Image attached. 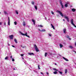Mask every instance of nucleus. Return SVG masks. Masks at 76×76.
<instances>
[{"instance_id": "f257e3e1", "label": "nucleus", "mask_w": 76, "mask_h": 76, "mask_svg": "<svg viewBox=\"0 0 76 76\" xmlns=\"http://www.w3.org/2000/svg\"><path fill=\"white\" fill-rule=\"evenodd\" d=\"M20 34H21L23 36H26V37H27L28 38H30V37L28 35V33L26 32V34H23V33L21 32H20Z\"/></svg>"}, {"instance_id": "f03ea898", "label": "nucleus", "mask_w": 76, "mask_h": 76, "mask_svg": "<svg viewBox=\"0 0 76 76\" xmlns=\"http://www.w3.org/2000/svg\"><path fill=\"white\" fill-rule=\"evenodd\" d=\"M71 23L72 25H73V26H74V27H75L76 28V26H75V24L73 23V19H72L71 20Z\"/></svg>"}, {"instance_id": "7ed1b4c3", "label": "nucleus", "mask_w": 76, "mask_h": 76, "mask_svg": "<svg viewBox=\"0 0 76 76\" xmlns=\"http://www.w3.org/2000/svg\"><path fill=\"white\" fill-rule=\"evenodd\" d=\"M34 47L36 50V51L37 52H38V51H39V50H38V48L37 47V46L35 45H34Z\"/></svg>"}, {"instance_id": "20e7f679", "label": "nucleus", "mask_w": 76, "mask_h": 76, "mask_svg": "<svg viewBox=\"0 0 76 76\" xmlns=\"http://www.w3.org/2000/svg\"><path fill=\"white\" fill-rule=\"evenodd\" d=\"M57 12L58 13H59V14H60V15L61 16H62V17H63V13L62 12H61L60 11L57 10Z\"/></svg>"}, {"instance_id": "39448f33", "label": "nucleus", "mask_w": 76, "mask_h": 76, "mask_svg": "<svg viewBox=\"0 0 76 76\" xmlns=\"http://www.w3.org/2000/svg\"><path fill=\"white\" fill-rule=\"evenodd\" d=\"M64 18H65V19H66L67 22H69V18H68V17L65 16Z\"/></svg>"}, {"instance_id": "423d86ee", "label": "nucleus", "mask_w": 76, "mask_h": 76, "mask_svg": "<svg viewBox=\"0 0 76 76\" xmlns=\"http://www.w3.org/2000/svg\"><path fill=\"white\" fill-rule=\"evenodd\" d=\"M9 37L11 39H13V35L9 36Z\"/></svg>"}, {"instance_id": "0eeeda50", "label": "nucleus", "mask_w": 76, "mask_h": 76, "mask_svg": "<svg viewBox=\"0 0 76 76\" xmlns=\"http://www.w3.org/2000/svg\"><path fill=\"white\" fill-rule=\"evenodd\" d=\"M60 4L62 6V9H64V5H63V4H62V2H60Z\"/></svg>"}, {"instance_id": "6e6552de", "label": "nucleus", "mask_w": 76, "mask_h": 76, "mask_svg": "<svg viewBox=\"0 0 76 76\" xmlns=\"http://www.w3.org/2000/svg\"><path fill=\"white\" fill-rule=\"evenodd\" d=\"M28 54L30 56H31L32 55H34V53H28Z\"/></svg>"}, {"instance_id": "1a4fd4ad", "label": "nucleus", "mask_w": 76, "mask_h": 76, "mask_svg": "<svg viewBox=\"0 0 76 76\" xmlns=\"http://www.w3.org/2000/svg\"><path fill=\"white\" fill-rule=\"evenodd\" d=\"M63 58H64V60H65V61H69V60H68L67 58H64V57H63Z\"/></svg>"}, {"instance_id": "9d476101", "label": "nucleus", "mask_w": 76, "mask_h": 76, "mask_svg": "<svg viewBox=\"0 0 76 76\" xmlns=\"http://www.w3.org/2000/svg\"><path fill=\"white\" fill-rule=\"evenodd\" d=\"M63 31L64 32V34H65L66 32V29L64 28L63 30Z\"/></svg>"}, {"instance_id": "9b49d317", "label": "nucleus", "mask_w": 76, "mask_h": 76, "mask_svg": "<svg viewBox=\"0 0 76 76\" xmlns=\"http://www.w3.org/2000/svg\"><path fill=\"white\" fill-rule=\"evenodd\" d=\"M72 10L73 12H75L76 11V9L73 8L72 9Z\"/></svg>"}, {"instance_id": "f8f14e48", "label": "nucleus", "mask_w": 76, "mask_h": 76, "mask_svg": "<svg viewBox=\"0 0 76 76\" xmlns=\"http://www.w3.org/2000/svg\"><path fill=\"white\" fill-rule=\"evenodd\" d=\"M51 25L52 28H53V29H55V27H54V26L52 24H51Z\"/></svg>"}, {"instance_id": "ddd939ff", "label": "nucleus", "mask_w": 76, "mask_h": 76, "mask_svg": "<svg viewBox=\"0 0 76 76\" xmlns=\"http://www.w3.org/2000/svg\"><path fill=\"white\" fill-rule=\"evenodd\" d=\"M9 59V57L6 56L5 58V60H8Z\"/></svg>"}, {"instance_id": "4468645a", "label": "nucleus", "mask_w": 76, "mask_h": 76, "mask_svg": "<svg viewBox=\"0 0 76 76\" xmlns=\"http://www.w3.org/2000/svg\"><path fill=\"white\" fill-rule=\"evenodd\" d=\"M23 25L24 26H25V25H26V24L25 23V21L23 22Z\"/></svg>"}, {"instance_id": "2eb2a0df", "label": "nucleus", "mask_w": 76, "mask_h": 76, "mask_svg": "<svg viewBox=\"0 0 76 76\" xmlns=\"http://www.w3.org/2000/svg\"><path fill=\"white\" fill-rule=\"evenodd\" d=\"M59 46H60V48H62L63 47V46L61 44H60Z\"/></svg>"}, {"instance_id": "dca6fc26", "label": "nucleus", "mask_w": 76, "mask_h": 76, "mask_svg": "<svg viewBox=\"0 0 76 76\" xmlns=\"http://www.w3.org/2000/svg\"><path fill=\"white\" fill-rule=\"evenodd\" d=\"M41 32H45V30L43 29L41 30Z\"/></svg>"}, {"instance_id": "f3484780", "label": "nucleus", "mask_w": 76, "mask_h": 76, "mask_svg": "<svg viewBox=\"0 0 76 76\" xmlns=\"http://www.w3.org/2000/svg\"><path fill=\"white\" fill-rule=\"evenodd\" d=\"M14 41L15 42V43H18V42L17 41V40L16 39H14Z\"/></svg>"}, {"instance_id": "a211bd4d", "label": "nucleus", "mask_w": 76, "mask_h": 76, "mask_svg": "<svg viewBox=\"0 0 76 76\" xmlns=\"http://www.w3.org/2000/svg\"><path fill=\"white\" fill-rule=\"evenodd\" d=\"M65 73H67V69H65Z\"/></svg>"}, {"instance_id": "6ab92c4d", "label": "nucleus", "mask_w": 76, "mask_h": 76, "mask_svg": "<svg viewBox=\"0 0 76 76\" xmlns=\"http://www.w3.org/2000/svg\"><path fill=\"white\" fill-rule=\"evenodd\" d=\"M65 7H68V5H67V4H65Z\"/></svg>"}, {"instance_id": "aec40b11", "label": "nucleus", "mask_w": 76, "mask_h": 76, "mask_svg": "<svg viewBox=\"0 0 76 76\" xmlns=\"http://www.w3.org/2000/svg\"><path fill=\"white\" fill-rule=\"evenodd\" d=\"M4 13L5 15H7L8 14L7 13V12L6 11H4Z\"/></svg>"}, {"instance_id": "412c9836", "label": "nucleus", "mask_w": 76, "mask_h": 76, "mask_svg": "<svg viewBox=\"0 0 76 76\" xmlns=\"http://www.w3.org/2000/svg\"><path fill=\"white\" fill-rule=\"evenodd\" d=\"M53 73L55 74H57V72L56 71L54 72H53Z\"/></svg>"}, {"instance_id": "4be33fe9", "label": "nucleus", "mask_w": 76, "mask_h": 76, "mask_svg": "<svg viewBox=\"0 0 76 76\" xmlns=\"http://www.w3.org/2000/svg\"><path fill=\"white\" fill-rule=\"evenodd\" d=\"M69 47L70 48H71V49L73 48V47H72V46H70V45L69 46Z\"/></svg>"}, {"instance_id": "5701e85b", "label": "nucleus", "mask_w": 76, "mask_h": 76, "mask_svg": "<svg viewBox=\"0 0 76 76\" xmlns=\"http://www.w3.org/2000/svg\"><path fill=\"white\" fill-rule=\"evenodd\" d=\"M53 70H55V71H58V70H57L56 69V68H53Z\"/></svg>"}, {"instance_id": "b1692460", "label": "nucleus", "mask_w": 76, "mask_h": 76, "mask_svg": "<svg viewBox=\"0 0 76 76\" xmlns=\"http://www.w3.org/2000/svg\"><path fill=\"white\" fill-rule=\"evenodd\" d=\"M14 24L15 25H17V22H16V21H15L14 22Z\"/></svg>"}, {"instance_id": "393cba45", "label": "nucleus", "mask_w": 76, "mask_h": 76, "mask_svg": "<svg viewBox=\"0 0 76 76\" xmlns=\"http://www.w3.org/2000/svg\"><path fill=\"white\" fill-rule=\"evenodd\" d=\"M47 53H45V57H47Z\"/></svg>"}, {"instance_id": "a878e982", "label": "nucleus", "mask_w": 76, "mask_h": 76, "mask_svg": "<svg viewBox=\"0 0 76 76\" xmlns=\"http://www.w3.org/2000/svg\"><path fill=\"white\" fill-rule=\"evenodd\" d=\"M35 6L34 7H35V9H36V10H37V7L36 6Z\"/></svg>"}, {"instance_id": "bb28decb", "label": "nucleus", "mask_w": 76, "mask_h": 76, "mask_svg": "<svg viewBox=\"0 0 76 76\" xmlns=\"http://www.w3.org/2000/svg\"><path fill=\"white\" fill-rule=\"evenodd\" d=\"M59 73H60V74H61V75H62V74H63V72H61L60 71H58Z\"/></svg>"}, {"instance_id": "cd10ccee", "label": "nucleus", "mask_w": 76, "mask_h": 76, "mask_svg": "<svg viewBox=\"0 0 76 76\" xmlns=\"http://www.w3.org/2000/svg\"><path fill=\"white\" fill-rule=\"evenodd\" d=\"M31 20L33 22V23L35 22V20H34L32 19Z\"/></svg>"}, {"instance_id": "c85d7f7f", "label": "nucleus", "mask_w": 76, "mask_h": 76, "mask_svg": "<svg viewBox=\"0 0 76 76\" xmlns=\"http://www.w3.org/2000/svg\"><path fill=\"white\" fill-rule=\"evenodd\" d=\"M8 25L9 26H10V21H8Z\"/></svg>"}, {"instance_id": "c756f323", "label": "nucleus", "mask_w": 76, "mask_h": 76, "mask_svg": "<svg viewBox=\"0 0 76 76\" xmlns=\"http://www.w3.org/2000/svg\"><path fill=\"white\" fill-rule=\"evenodd\" d=\"M66 38H69V35H67V36H66Z\"/></svg>"}, {"instance_id": "7c9ffc66", "label": "nucleus", "mask_w": 76, "mask_h": 76, "mask_svg": "<svg viewBox=\"0 0 76 76\" xmlns=\"http://www.w3.org/2000/svg\"><path fill=\"white\" fill-rule=\"evenodd\" d=\"M15 12L18 15V12L17 11H15Z\"/></svg>"}, {"instance_id": "2f4dec72", "label": "nucleus", "mask_w": 76, "mask_h": 76, "mask_svg": "<svg viewBox=\"0 0 76 76\" xmlns=\"http://www.w3.org/2000/svg\"><path fill=\"white\" fill-rule=\"evenodd\" d=\"M31 4H34V2L33 1H32L31 2Z\"/></svg>"}, {"instance_id": "473e14b6", "label": "nucleus", "mask_w": 76, "mask_h": 76, "mask_svg": "<svg viewBox=\"0 0 76 76\" xmlns=\"http://www.w3.org/2000/svg\"><path fill=\"white\" fill-rule=\"evenodd\" d=\"M23 56H24V54H21V57H23Z\"/></svg>"}, {"instance_id": "72a5a7b5", "label": "nucleus", "mask_w": 76, "mask_h": 76, "mask_svg": "<svg viewBox=\"0 0 76 76\" xmlns=\"http://www.w3.org/2000/svg\"><path fill=\"white\" fill-rule=\"evenodd\" d=\"M38 69H41V68H40V67H39V65L38 66Z\"/></svg>"}, {"instance_id": "f704fd0d", "label": "nucleus", "mask_w": 76, "mask_h": 76, "mask_svg": "<svg viewBox=\"0 0 76 76\" xmlns=\"http://www.w3.org/2000/svg\"><path fill=\"white\" fill-rule=\"evenodd\" d=\"M51 13H52V15H54V12H53V11H51Z\"/></svg>"}, {"instance_id": "c9c22d12", "label": "nucleus", "mask_w": 76, "mask_h": 76, "mask_svg": "<svg viewBox=\"0 0 76 76\" xmlns=\"http://www.w3.org/2000/svg\"><path fill=\"white\" fill-rule=\"evenodd\" d=\"M40 26L41 27H43V26H42L41 25H40V26Z\"/></svg>"}, {"instance_id": "e433bc0d", "label": "nucleus", "mask_w": 76, "mask_h": 76, "mask_svg": "<svg viewBox=\"0 0 76 76\" xmlns=\"http://www.w3.org/2000/svg\"><path fill=\"white\" fill-rule=\"evenodd\" d=\"M49 36H50V37H51V34H49Z\"/></svg>"}, {"instance_id": "4c0bfd02", "label": "nucleus", "mask_w": 76, "mask_h": 76, "mask_svg": "<svg viewBox=\"0 0 76 76\" xmlns=\"http://www.w3.org/2000/svg\"><path fill=\"white\" fill-rule=\"evenodd\" d=\"M12 61H15V59H12Z\"/></svg>"}, {"instance_id": "58836bf2", "label": "nucleus", "mask_w": 76, "mask_h": 76, "mask_svg": "<svg viewBox=\"0 0 76 76\" xmlns=\"http://www.w3.org/2000/svg\"><path fill=\"white\" fill-rule=\"evenodd\" d=\"M8 21H10V18H9V17H8Z\"/></svg>"}, {"instance_id": "ea45409f", "label": "nucleus", "mask_w": 76, "mask_h": 76, "mask_svg": "<svg viewBox=\"0 0 76 76\" xmlns=\"http://www.w3.org/2000/svg\"><path fill=\"white\" fill-rule=\"evenodd\" d=\"M39 31H40V32H41V30H40V29H39Z\"/></svg>"}, {"instance_id": "a19ab883", "label": "nucleus", "mask_w": 76, "mask_h": 76, "mask_svg": "<svg viewBox=\"0 0 76 76\" xmlns=\"http://www.w3.org/2000/svg\"><path fill=\"white\" fill-rule=\"evenodd\" d=\"M13 70H16V69H15V68H14L13 69Z\"/></svg>"}, {"instance_id": "79ce46f5", "label": "nucleus", "mask_w": 76, "mask_h": 76, "mask_svg": "<svg viewBox=\"0 0 76 76\" xmlns=\"http://www.w3.org/2000/svg\"><path fill=\"white\" fill-rule=\"evenodd\" d=\"M40 73H41V74H42V75H43V73H42V72H40Z\"/></svg>"}, {"instance_id": "37998d69", "label": "nucleus", "mask_w": 76, "mask_h": 76, "mask_svg": "<svg viewBox=\"0 0 76 76\" xmlns=\"http://www.w3.org/2000/svg\"><path fill=\"white\" fill-rule=\"evenodd\" d=\"M2 24V23L1 22L0 23V25H1Z\"/></svg>"}, {"instance_id": "c03bdc74", "label": "nucleus", "mask_w": 76, "mask_h": 76, "mask_svg": "<svg viewBox=\"0 0 76 76\" xmlns=\"http://www.w3.org/2000/svg\"><path fill=\"white\" fill-rule=\"evenodd\" d=\"M10 58H12V56H11Z\"/></svg>"}, {"instance_id": "a18cd8bd", "label": "nucleus", "mask_w": 76, "mask_h": 76, "mask_svg": "<svg viewBox=\"0 0 76 76\" xmlns=\"http://www.w3.org/2000/svg\"><path fill=\"white\" fill-rule=\"evenodd\" d=\"M46 73H47V75H48V74H49V73H48L47 72Z\"/></svg>"}, {"instance_id": "49530a36", "label": "nucleus", "mask_w": 76, "mask_h": 76, "mask_svg": "<svg viewBox=\"0 0 76 76\" xmlns=\"http://www.w3.org/2000/svg\"><path fill=\"white\" fill-rule=\"evenodd\" d=\"M33 23H34V25H35V22H34Z\"/></svg>"}, {"instance_id": "de8ad7c7", "label": "nucleus", "mask_w": 76, "mask_h": 76, "mask_svg": "<svg viewBox=\"0 0 76 76\" xmlns=\"http://www.w3.org/2000/svg\"><path fill=\"white\" fill-rule=\"evenodd\" d=\"M69 40H71V39L69 37Z\"/></svg>"}, {"instance_id": "09e8293b", "label": "nucleus", "mask_w": 76, "mask_h": 76, "mask_svg": "<svg viewBox=\"0 0 76 76\" xmlns=\"http://www.w3.org/2000/svg\"><path fill=\"white\" fill-rule=\"evenodd\" d=\"M12 46L13 47H15V46L12 45Z\"/></svg>"}, {"instance_id": "8fccbe9b", "label": "nucleus", "mask_w": 76, "mask_h": 76, "mask_svg": "<svg viewBox=\"0 0 76 76\" xmlns=\"http://www.w3.org/2000/svg\"><path fill=\"white\" fill-rule=\"evenodd\" d=\"M8 44L9 46H10V45L9 44V43H8Z\"/></svg>"}, {"instance_id": "3c124183", "label": "nucleus", "mask_w": 76, "mask_h": 76, "mask_svg": "<svg viewBox=\"0 0 76 76\" xmlns=\"http://www.w3.org/2000/svg\"><path fill=\"white\" fill-rule=\"evenodd\" d=\"M45 20H47V18L45 17Z\"/></svg>"}, {"instance_id": "603ef678", "label": "nucleus", "mask_w": 76, "mask_h": 76, "mask_svg": "<svg viewBox=\"0 0 76 76\" xmlns=\"http://www.w3.org/2000/svg\"><path fill=\"white\" fill-rule=\"evenodd\" d=\"M4 25H6V22L4 23Z\"/></svg>"}, {"instance_id": "864d4df0", "label": "nucleus", "mask_w": 76, "mask_h": 76, "mask_svg": "<svg viewBox=\"0 0 76 76\" xmlns=\"http://www.w3.org/2000/svg\"><path fill=\"white\" fill-rule=\"evenodd\" d=\"M55 65H57V64L55 63Z\"/></svg>"}, {"instance_id": "5fc2aeb1", "label": "nucleus", "mask_w": 76, "mask_h": 76, "mask_svg": "<svg viewBox=\"0 0 76 76\" xmlns=\"http://www.w3.org/2000/svg\"><path fill=\"white\" fill-rule=\"evenodd\" d=\"M64 20V21H65V20H64H64Z\"/></svg>"}, {"instance_id": "6e6d98bb", "label": "nucleus", "mask_w": 76, "mask_h": 76, "mask_svg": "<svg viewBox=\"0 0 76 76\" xmlns=\"http://www.w3.org/2000/svg\"><path fill=\"white\" fill-rule=\"evenodd\" d=\"M22 59H23H23H24V58H23V57H22Z\"/></svg>"}, {"instance_id": "4d7b16f0", "label": "nucleus", "mask_w": 76, "mask_h": 76, "mask_svg": "<svg viewBox=\"0 0 76 76\" xmlns=\"http://www.w3.org/2000/svg\"><path fill=\"white\" fill-rule=\"evenodd\" d=\"M21 47H22V46H21Z\"/></svg>"}, {"instance_id": "13d9d810", "label": "nucleus", "mask_w": 76, "mask_h": 76, "mask_svg": "<svg viewBox=\"0 0 76 76\" xmlns=\"http://www.w3.org/2000/svg\"><path fill=\"white\" fill-rule=\"evenodd\" d=\"M23 48H24V47H22Z\"/></svg>"}, {"instance_id": "bf43d9fd", "label": "nucleus", "mask_w": 76, "mask_h": 76, "mask_svg": "<svg viewBox=\"0 0 76 76\" xmlns=\"http://www.w3.org/2000/svg\"><path fill=\"white\" fill-rule=\"evenodd\" d=\"M0 13H1V12H0Z\"/></svg>"}, {"instance_id": "052dcab7", "label": "nucleus", "mask_w": 76, "mask_h": 76, "mask_svg": "<svg viewBox=\"0 0 76 76\" xmlns=\"http://www.w3.org/2000/svg\"><path fill=\"white\" fill-rule=\"evenodd\" d=\"M75 53H76V52H75Z\"/></svg>"}]
</instances>
